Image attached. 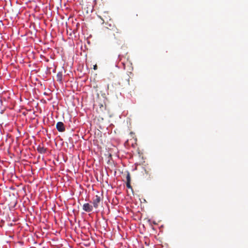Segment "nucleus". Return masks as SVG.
<instances>
[{"label":"nucleus","instance_id":"f257e3e1","mask_svg":"<svg viewBox=\"0 0 248 248\" xmlns=\"http://www.w3.org/2000/svg\"><path fill=\"white\" fill-rule=\"evenodd\" d=\"M101 202V197L99 195H96L93 199V204L95 208H97L99 206V204Z\"/></svg>","mask_w":248,"mask_h":248},{"label":"nucleus","instance_id":"f03ea898","mask_svg":"<svg viewBox=\"0 0 248 248\" xmlns=\"http://www.w3.org/2000/svg\"><path fill=\"white\" fill-rule=\"evenodd\" d=\"M56 128L59 132H62L65 130L63 123L62 122H59L56 124Z\"/></svg>","mask_w":248,"mask_h":248},{"label":"nucleus","instance_id":"7ed1b4c3","mask_svg":"<svg viewBox=\"0 0 248 248\" xmlns=\"http://www.w3.org/2000/svg\"><path fill=\"white\" fill-rule=\"evenodd\" d=\"M96 105L99 107V108L97 109L98 113H102L106 109V106L104 103L100 102Z\"/></svg>","mask_w":248,"mask_h":248},{"label":"nucleus","instance_id":"20e7f679","mask_svg":"<svg viewBox=\"0 0 248 248\" xmlns=\"http://www.w3.org/2000/svg\"><path fill=\"white\" fill-rule=\"evenodd\" d=\"M93 209V206L89 203H86L83 205V210L87 212H90L92 211Z\"/></svg>","mask_w":248,"mask_h":248},{"label":"nucleus","instance_id":"39448f33","mask_svg":"<svg viewBox=\"0 0 248 248\" xmlns=\"http://www.w3.org/2000/svg\"><path fill=\"white\" fill-rule=\"evenodd\" d=\"M104 15H103V17L100 16L103 23L108 22V20H110V16L108 15V12H104Z\"/></svg>","mask_w":248,"mask_h":248},{"label":"nucleus","instance_id":"423d86ee","mask_svg":"<svg viewBox=\"0 0 248 248\" xmlns=\"http://www.w3.org/2000/svg\"><path fill=\"white\" fill-rule=\"evenodd\" d=\"M37 151L41 154H45L46 151V149L44 146L39 145L37 148Z\"/></svg>","mask_w":248,"mask_h":248},{"label":"nucleus","instance_id":"0eeeda50","mask_svg":"<svg viewBox=\"0 0 248 248\" xmlns=\"http://www.w3.org/2000/svg\"><path fill=\"white\" fill-rule=\"evenodd\" d=\"M56 78H57V80L58 81H62V74L61 72H59L57 74V76H56Z\"/></svg>","mask_w":248,"mask_h":248},{"label":"nucleus","instance_id":"6e6552de","mask_svg":"<svg viewBox=\"0 0 248 248\" xmlns=\"http://www.w3.org/2000/svg\"><path fill=\"white\" fill-rule=\"evenodd\" d=\"M126 178V182H131V177H130V174L129 173H128L127 174Z\"/></svg>","mask_w":248,"mask_h":248},{"label":"nucleus","instance_id":"1a4fd4ad","mask_svg":"<svg viewBox=\"0 0 248 248\" xmlns=\"http://www.w3.org/2000/svg\"><path fill=\"white\" fill-rule=\"evenodd\" d=\"M126 186L128 188L132 189V186L130 185V182H126Z\"/></svg>","mask_w":248,"mask_h":248},{"label":"nucleus","instance_id":"9d476101","mask_svg":"<svg viewBox=\"0 0 248 248\" xmlns=\"http://www.w3.org/2000/svg\"><path fill=\"white\" fill-rule=\"evenodd\" d=\"M97 66L96 65H95L93 66V69L94 70H96L97 69Z\"/></svg>","mask_w":248,"mask_h":248}]
</instances>
